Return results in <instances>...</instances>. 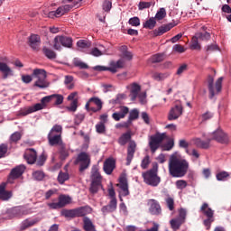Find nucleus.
I'll return each mask as SVG.
<instances>
[{
	"label": "nucleus",
	"instance_id": "nucleus-1",
	"mask_svg": "<svg viewBox=\"0 0 231 231\" xmlns=\"http://www.w3.org/2000/svg\"><path fill=\"white\" fill-rule=\"evenodd\" d=\"M169 174L173 178H182L189 171V162L185 159L171 155L168 164Z\"/></svg>",
	"mask_w": 231,
	"mask_h": 231
},
{
	"label": "nucleus",
	"instance_id": "nucleus-2",
	"mask_svg": "<svg viewBox=\"0 0 231 231\" xmlns=\"http://www.w3.org/2000/svg\"><path fill=\"white\" fill-rule=\"evenodd\" d=\"M132 139V134L131 131H128L125 134H123L119 138H118V143L119 145L125 146L129 142V146L127 150V154H126V166H129L131 164V162L134 158V152H136V147L137 144L134 141H131Z\"/></svg>",
	"mask_w": 231,
	"mask_h": 231
},
{
	"label": "nucleus",
	"instance_id": "nucleus-3",
	"mask_svg": "<svg viewBox=\"0 0 231 231\" xmlns=\"http://www.w3.org/2000/svg\"><path fill=\"white\" fill-rule=\"evenodd\" d=\"M207 81H208V88L209 91V99H213L222 90L223 78L221 77L218 79H217L214 85L215 79L214 77L209 75L208 77Z\"/></svg>",
	"mask_w": 231,
	"mask_h": 231
},
{
	"label": "nucleus",
	"instance_id": "nucleus-4",
	"mask_svg": "<svg viewBox=\"0 0 231 231\" xmlns=\"http://www.w3.org/2000/svg\"><path fill=\"white\" fill-rule=\"evenodd\" d=\"M144 183L151 187H158L161 183V178L158 176L157 168L150 169L143 173Z\"/></svg>",
	"mask_w": 231,
	"mask_h": 231
},
{
	"label": "nucleus",
	"instance_id": "nucleus-5",
	"mask_svg": "<svg viewBox=\"0 0 231 231\" xmlns=\"http://www.w3.org/2000/svg\"><path fill=\"white\" fill-rule=\"evenodd\" d=\"M73 40L69 36L58 35L53 40V48L55 51H61L62 47L70 49L72 47Z\"/></svg>",
	"mask_w": 231,
	"mask_h": 231
},
{
	"label": "nucleus",
	"instance_id": "nucleus-6",
	"mask_svg": "<svg viewBox=\"0 0 231 231\" xmlns=\"http://www.w3.org/2000/svg\"><path fill=\"white\" fill-rule=\"evenodd\" d=\"M74 163L79 165V172H84L91 165V157L86 152H81L78 154Z\"/></svg>",
	"mask_w": 231,
	"mask_h": 231
},
{
	"label": "nucleus",
	"instance_id": "nucleus-7",
	"mask_svg": "<svg viewBox=\"0 0 231 231\" xmlns=\"http://www.w3.org/2000/svg\"><path fill=\"white\" fill-rule=\"evenodd\" d=\"M91 208L81 207L77 208L76 209H62L61 216L64 217H83L87 215V212L89 211Z\"/></svg>",
	"mask_w": 231,
	"mask_h": 231
},
{
	"label": "nucleus",
	"instance_id": "nucleus-8",
	"mask_svg": "<svg viewBox=\"0 0 231 231\" xmlns=\"http://www.w3.org/2000/svg\"><path fill=\"white\" fill-rule=\"evenodd\" d=\"M200 212L208 217L204 220V225L207 227V230H209L212 224L215 222L214 210L211 208H208L207 203H204L200 208Z\"/></svg>",
	"mask_w": 231,
	"mask_h": 231
},
{
	"label": "nucleus",
	"instance_id": "nucleus-9",
	"mask_svg": "<svg viewBox=\"0 0 231 231\" xmlns=\"http://www.w3.org/2000/svg\"><path fill=\"white\" fill-rule=\"evenodd\" d=\"M167 137L166 134H155L149 138V147L152 153H155L156 151L160 148L162 141Z\"/></svg>",
	"mask_w": 231,
	"mask_h": 231
},
{
	"label": "nucleus",
	"instance_id": "nucleus-10",
	"mask_svg": "<svg viewBox=\"0 0 231 231\" xmlns=\"http://www.w3.org/2000/svg\"><path fill=\"white\" fill-rule=\"evenodd\" d=\"M103 107V103L101 99L97 97H92L88 99V102L86 104V109L92 113H97L101 111Z\"/></svg>",
	"mask_w": 231,
	"mask_h": 231
},
{
	"label": "nucleus",
	"instance_id": "nucleus-11",
	"mask_svg": "<svg viewBox=\"0 0 231 231\" xmlns=\"http://www.w3.org/2000/svg\"><path fill=\"white\" fill-rule=\"evenodd\" d=\"M71 201V198L67 195H60L58 198V202H52V203H48L47 206L51 209H59V208H63L65 206L69 204Z\"/></svg>",
	"mask_w": 231,
	"mask_h": 231
},
{
	"label": "nucleus",
	"instance_id": "nucleus-12",
	"mask_svg": "<svg viewBox=\"0 0 231 231\" xmlns=\"http://www.w3.org/2000/svg\"><path fill=\"white\" fill-rule=\"evenodd\" d=\"M25 170L26 167L24 165L13 168L8 177V182L10 184H14V180L19 179L23 174Z\"/></svg>",
	"mask_w": 231,
	"mask_h": 231
},
{
	"label": "nucleus",
	"instance_id": "nucleus-13",
	"mask_svg": "<svg viewBox=\"0 0 231 231\" xmlns=\"http://www.w3.org/2000/svg\"><path fill=\"white\" fill-rule=\"evenodd\" d=\"M183 115V106L180 104L176 105L174 107H171L168 114V120L173 121L177 120Z\"/></svg>",
	"mask_w": 231,
	"mask_h": 231
},
{
	"label": "nucleus",
	"instance_id": "nucleus-14",
	"mask_svg": "<svg viewBox=\"0 0 231 231\" xmlns=\"http://www.w3.org/2000/svg\"><path fill=\"white\" fill-rule=\"evenodd\" d=\"M213 140L218 142L221 144H229V136L225 134L221 129H218L213 133Z\"/></svg>",
	"mask_w": 231,
	"mask_h": 231
},
{
	"label": "nucleus",
	"instance_id": "nucleus-15",
	"mask_svg": "<svg viewBox=\"0 0 231 231\" xmlns=\"http://www.w3.org/2000/svg\"><path fill=\"white\" fill-rule=\"evenodd\" d=\"M175 26H177V23H175V22H171V23H169L167 24H162L159 28L154 29L152 31L153 36L154 37L161 36L163 33L169 32L171 29H173Z\"/></svg>",
	"mask_w": 231,
	"mask_h": 231
},
{
	"label": "nucleus",
	"instance_id": "nucleus-16",
	"mask_svg": "<svg viewBox=\"0 0 231 231\" xmlns=\"http://www.w3.org/2000/svg\"><path fill=\"white\" fill-rule=\"evenodd\" d=\"M149 208V213L152 216H161L162 215V208L160 203L156 199H149L148 200Z\"/></svg>",
	"mask_w": 231,
	"mask_h": 231
},
{
	"label": "nucleus",
	"instance_id": "nucleus-17",
	"mask_svg": "<svg viewBox=\"0 0 231 231\" xmlns=\"http://www.w3.org/2000/svg\"><path fill=\"white\" fill-rule=\"evenodd\" d=\"M7 184L5 182H2L0 184V200L1 201H8L13 196L14 193L11 190H6Z\"/></svg>",
	"mask_w": 231,
	"mask_h": 231
},
{
	"label": "nucleus",
	"instance_id": "nucleus-18",
	"mask_svg": "<svg viewBox=\"0 0 231 231\" xmlns=\"http://www.w3.org/2000/svg\"><path fill=\"white\" fill-rule=\"evenodd\" d=\"M117 208V199H112L109 200V203L103 207L101 211L104 216H106V214L109 213H114Z\"/></svg>",
	"mask_w": 231,
	"mask_h": 231
},
{
	"label": "nucleus",
	"instance_id": "nucleus-19",
	"mask_svg": "<svg viewBox=\"0 0 231 231\" xmlns=\"http://www.w3.org/2000/svg\"><path fill=\"white\" fill-rule=\"evenodd\" d=\"M116 186L119 187V189H121L122 190L121 195L123 197H126L130 194L129 189H128V182L125 176H121L119 178V183Z\"/></svg>",
	"mask_w": 231,
	"mask_h": 231
},
{
	"label": "nucleus",
	"instance_id": "nucleus-20",
	"mask_svg": "<svg viewBox=\"0 0 231 231\" xmlns=\"http://www.w3.org/2000/svg\"><path fill=\"white\" fill-rule=\"evenodd\" d=\"M116 169V161L113 158H108L105 161L103 170L106 174L111 175Z\"/></svg>",
	"mask_w": 231,
	"mask_h": 231
},
{
	"label": "nucleus",
	"instance_id": "nucleus-21",
	"mask_svg": "<svg viewBox=\"0 0 231 231\" xmlns=\"http://www.w3.org/2000/svg\"><path fill=\"white\" fill-rule=\"evenodd\" d=\"M41 44V37L37 34H32L29 37V45L32 51H38Z\"/></svg>",
	"mask_w": 231,
	"mask_h": 231
},
{
	"label": "nucleus",
	"instance_id": "nucleus-22",
	"mask_svg": "<svg viewBox=\"0 0 231 231\" xmlns=\"http://www.w3.org/2000/svg\"><path fill=\"white\" fill-rule=\"evenodd\" d=\"M24 160L27 163L33 164L37 161V152L34 149H28L23 154Z\"/></svg>",
	"mask_w": 231,
	"mask_h": 231
},
{
	"label": "nucleus",
	"instance_id": "nucleus-23",
	"mask_svg": "<svg viewBox=\"0 0 231 231\" xmlns=\"http://www.w3.org/2000/svg\"><path fill=\"white\" fill-rule=\"evenodd\" d=\"M42 109H45V107L42 105V103H38L29 108L23 110L22 112H20V115H22L23 116H26Z\"/></svg>",
	"mask_w": 231,
	"mask_h": 231
},
{
	"label": "nucleus",
	"instance_id": "nucleus-24",
	"mask_svg": "<svg viewBox=\"0 0 231 231\" xmlns=\"http://www.w3.org/2000/svg\"><path fill=\"white\" fill-rule=\"evenodd\" d=\"M47 138H48L49 145L51 146L59 145L62 143L61 134H48Z\"/></svg>",
	"mask_w": 231,
	"mask_h": 231
},
{
	"label": "nucleus",
	"instance_id": "nucleus-25",
	"mask_svg": "<svg viewBox=\"0 0 231 231\" xmlns=\"http://www.w3.org/2000/svg\"><path fill=\"white\" fill-rule=\"evenodd\" d=\"M0 72L3 73L4 79L9 76H14V70L5 62H0Z\"/></svg>",
	"mask_w": 231,
	"mask_h": 231
},
{
	"label": "nucleus",
	"instance_id": "nucleus-26",
	"mask_svg": "<svg viewBox=\"0 0 231 231\" xmlns=\"http://www.w3.org/2000/svg\"><path fill=\"white\" fill-rule=\"evenodd\" d=\"M129 114V108L126 106H121L120 112H116L113 114L112 117L116 121H120V119L125 118L126 115Z\"/></svg>",
	"mask_w": 231,
	"mask_h": 231
},
{
	"label": "nucleus",
	"instance_id": "nucleus-27",
	"mask_svg": "<svg viewBox=\"0 0 231 231\" xmlns=\"http://www.w3.org/2000/svg\"><path fill=\"white\" fill-rule=\"evenodd\" d=\"M142 88L141 86L136 83V82H134L131 84V95H130V97L132 99V101H135L138 97V95L141 91Z\"/></svg>",
	"mask_w": 231,
	"mask_h": 231
},
{
	"label": "nucleus",
	"instance_id": "nucleus-28",
	"mask_svg": "<svg viewBox=\"0 0 231 231\" xmlns=\"http://www.w3.org/2000/svg\"><path fill=\"white\" fill-rule=\"evenodd\" d=\"M40 218H34V219H26L23 222H22V226H20V230L23 231L26 230L30 227L34 226L35 225H37L40 222Z\"/></svg>",
	"mask_w": 231,
	"mask_h": 231
},
{
	"label": "nucleus",
	"instance_id": "nucleus-29",
	"mask_svg": "<svg viewBox=\"0 0 231 231\" xmlns=\"http://www.w3.org/2000/svg\"><path fill=\"white\" fill-rule=\"evenodd\" d=\"M32 77H34L37 79H46L47 71L44 69H34L32 70Z\"/></svg>",
	"mask_w": 231,
	"mask_h": 231
},
{
	"label": "nucleus",
	"instance_id": "nucleus-30",
	"mask_svg": "<svg viewBox=\"0 0 231 231\" xmlns=\"http://www.w3.org/2000/svg\"><path fill=\"white\" fill-rule=\"evenodd\" d=\"M91 182L102 183V176L100 175L98 169L97 167L92 168Z\"/></svg>",
	"mask_w": 231,
	"mask_h": 231
},
{
	"label": "nucleus",
	"instance_id": "nucleus-31",
	"mask_svg": "<svg viewBox=\"0 0 231 231\" xmlns=\"http://www.w3.org/2000/svg\"><path fill=\"white\" fill-rule=\"evenodd\" d=\"M49 96L51 97V103H53L55 106L61 105L64 101V97L61 94H52Z\"/></svg>",
	"mask_w": 231,
	"mask_h": 231
},
{
	"label": "nucleus",
	"instance_id": "nucleus-32",
	"mask_svg": "<svg viewBox=\"0 0 231 231\" xmlns=\"http://www.w3.org/2000/svg\"><path fill=\"white\" fill-rule=\"evenodd\" d=\"M94 69L97 71H109L111 73L117 72V69L116 68L115 65H110V67L97 65L94 67Z\"/></svg>",
	"mask_w": 231,
	"mask_h": 231
},
{
	"label": "nucleus",
	"instance_id": "nucleus-33",
	"mask_svg": "<svg viewBox=\"0 0 231 231\" xmlns=\"http://www.w3.org/2000/svg\"><path fill=\"white\" fill-rule=\"evenodd\" d=\"M170 76L169 73H161V72H152V79L155 81H163L165 79H168Z\"/></svg>",
	"mask_w": 231,
	"mask_h": 231
},
{
	"label": "nucleus",
	"instance_id": "nucleus-34",
	"mask_svg": "<svg viewBox=\"0 0 231 231\" xmlns=\"http://www.w3.org/2000/svg\"><path fill=\"white\" fill-rule=\"evenodd\" d=\"M84 230L86 231H96V226L93 224L92 220L89 217H84Z\"/></svg>",
	"mask_w": 231,
	"mask_h": 231
},
{
	"label": "nucleus",
	"instance_id": "nucleus-35",
	"mask_svg": "<svg viewBox=\"0 0 231 231\" xmlns=\"http://www.w3.org/2000/svg\"><path fill=\"white\" fill-rule=\"evenodd\" d=\"M33 87L40 88H47L50 87V82L47 80V79H37V81L33 83Z\"/></svg>",
	"mask_w": 231,
	"mask_h": 231
},
{
	"label": "nucleus",
	"instance_id": "nucleus-36",
	"mask_svg": "<svg viewBox=\"0 0 231 231\" xmlns=\"http://www.w3.org/2000/svg\"><path fill=\"white\" fill-rule=\"evenodd\" d=\"M78 48L81 49L82 51L91 48L92 42L88 40H79L77 42Z\"/></svg>",
	"mask_w": 231,
	"mask_h": 231
},
{
	"label": "nucleus",
	"instance_id": "nucleus-37",
	"mask_svg": "<svg viewBox=\"0 0 231 231\" xmlns=\"http://www.w3.org/2000/svg\"><path fill=\"white\" fill-rule=\"evenodd\" d=\"M184 223V221H181L179 218L171 219L170 221L171 228L174 231L179 230Z\"/></svg>",
	"mask_w": 231,
	"mask_h": 231
},
{
	"label": "nucleus",
	"instance_id": "nucleus-38",
	"mask_svg": "<svg viewBox=\"0 0 231 231\" xmlns=\"http://www.w3.org/2000/svg\"><path fill=\"white\" fill-rule=\"evenodd\" d=\"M156 26V20L154 17L150 18L143 23V28L148 30H153Z\"/></svg>",
	"mask_w": 231,
	"mask_h": 231
},
{
	"label": "nucleus",
	"instance_id": "nucleus-39",
	"mask_svg": "<svg viewBox=\"0 0 231 231\" xmlns=\"http://www.w3.org/2000/svg\"><path fill=\"white\" fill-rule=\"evenodd\" d=\"M42 51H43V54L45 55V57H46L47 59L52 60V59H56V57H57L56 52H55L54 51H52V50L47 48V47H44V48L42 49Z\"/></svg>",
	"mask_w": 231,
	"mask_h": 231
},
{
	"label": "nucleus",
	"instance_id": "nucleus-40",
	"mask_svg": "<svg viewBox=\"0 0 231 231\" xmlns=\"http://www.w3.org/2000/svg\"><path fill=\"white\" fill-rule=\"evenodd\" d=\"M69 180L68 172L60 171L58 175V181L60 185H63L67 180Z\"/></svg>",
	"mask_w": 231,
	"mask_h": 231
},
{
	"label": "nucleus",
	"instance_id": "nucleus-41",
	"mask_svg": "<svg viewBox=\"0 0 231 231\" xmlns=\"http://www.w3.org/2000/svg\"><path fill=\"white\" fill-rule=\"evenodd\" d=\"M190 49L191 50H197V51H200L201 50V45L199 42V39L196 36L192 37L191 44H190Z\"/></svg>",
	"mask_w": 231,
	"mask_h": 231
},
{
	"label": "nucleus",
	"instance_id": "nucleus-42",
	"mask_svg": "<svg viewBox=\"0 0 231 231\" xmlns=\"http://www.w3.org/2000/svg\"><path fill=\"white\" fill-rule=\"evenodd\" d=\"M101 187H102V183L91 182L89 191L91 194H97Z\"/></svg>",
	"mask_w": 231,
	"mask_h": 231
},
{
	"label": "nucleus",
	"instance_id": "nucleus-43",
	"mask_svg": "<svg viewBox=\"0 0 231 231\" xmlns=\"http://www.w3.org/2000/svg\"><path fill=\"white\" fill-rule=\"evenodd\" d=\"M47 159H48V155L45 152H42L40 155L39 159L36 160L35 162H36L37 166L42 167L45 164Z\"/></svg>",
	"mask_w": 231,
	"mask_h": 231
},
{
	"label": "nucleus",
	"instance_id": "nucleus-44",
	"mask_svg": "<svg viewBox=\"0 0 231 231\" xmlns=\"http://www.w3.org/2000/svg\"><path fill=\"white\" fill-rule=\"evenodd\" d=\"M199 41L208 42L210 39V34L208 32H198L195 34Z\"/></svg>",
	"mask_w": 231,
	"mask_h": 231
},
{
	"label": "nucleus",
	"instance_id": "nucleus-45",
	"mask_svg": "<svg viewBox=\"0 0 231 231\" xmlns=\"http://www.w3.org/2000/svg\"><path fill=\"white\" fill-rule=\"evenodd\" d=\"M22 138L20 132H14L10 137V143H17Z\"/></svg>",
	"mask_w": 231,
	"mask_h": 231
},
{
	"label": "nucleus",
	"instance_id": "nucleus-46",
	"mask_svg": "<svg viewBox=\"0 0 231 231\" xmlns=\"http://www.w3.org/2000/svg\"><path fill=\"white\" fill-rule=\"evenodd\" d=\"M162 60H163V54H161V53L154 54L150 58V61L152 63H159V62H162Z\"/></svg>",
	"mask_w": 231,
	"mask_h": 231
},
{
	"label": "nucleus",
	"instance_id": "nucleus-47",
	"mask_svg": "<svg viewBox=\"0 0 231 231\" xmlns=\"http://www.w3.org/2000/svg\"><path fill=\"white\" fill-rule=\"evenodd\" d=\"M128 23L133 27H139L141 25V20L139 17L134 16L129 20Z\"/></svg>",
	"mask_w": 231,
	"mask_h": 231
},
{
	"label": "nucleus",
	"instance_id": "nucleus-48",
	"mask_svg": "<svg viewBox=\"0 0 231 231\" xmlns=\"http://www.w3.org/2000/svg\"><path fill=\"white\" fill-rule=\"evenodd\" d=\"M32 178L38 181H41L42 180H44L45 178V173L41 171H34L32 173Z\"/></svg>",
	"mask_w": 231,
	"mask_h": 231
},
{
	"label": "nucleus",
	"instance_id": "nucleus-49",
	"mask_svg": "<svg viewBox=\"0 0 231 231\" xmlns=\"http://www.w3.org/2000/svg\"><path fill=\"white\" fill-rule=\"evenodd\" d=\"M69 156V152L65 147H61L60 151V159L61 161L67 160Z\"/></svg>",
	"mask_w": 231,
	"mask_h": 231
},
{
	"label": "nucleus",
	"instance_id": "nucleus-50",
	"mask_svg": "<svg viewBox=\"0 0 231 231\" xmlns=\"http://www.w3.org/2000/svg\"><path fill=\"white\" fill-rule=\"evenodd\" d=\"M139 118V110L137 108H134L131 110L130 115H129V120L134 121Z\"/></svg>",
	"mask_w": 231,
	"mask_h": 231
},
{
	"label": "nucleus",
	"instance_id": "nucleus-51",
	"mask_svg": "<svg viewBox=\"0 0 231 231\" xmlns=\"http://www.w3.org/2000/svg\"><path fill=\"white\" fill-rule=\"evenodd\" d=\"M8 152V145L5 143L0 144V159H3L6 156V153Z\"/></svg>",
	"mask_w": 231,
	"mask_h": 231
},
{
	"label": "nucleus",
	"instance_id": "nucleus-52",
	"mask_svg": "<svg viewBox=\"0 0 231 231\" xmlns=\"http://www.w3.org/2000/svg\"><path fill=\"white\" fill-rule=\"evenodd\" d=\"M167 15V12L163 7H162L159 11H157V14H155L154 19H157L159 21L162 20Z\"/></svg>",
	"mask_w": 231,
	"mask_h": 231
},
{
	"label": "nucleus",
	"instance_id": "nucleus-53",
	"mask_svg": "<svg viewBox=\"0 0 231 231\" xmlns=\"http://www.w3.org/2000/svg\"><path fill=\"white\" fill-rule=\"evenodd\" d=\"M102 8L106 13H109L112 9V2L110 0H105Z\"/></svg>",
	"mask_w": 231,
	"mask_h": 231
},
{
	"label": "nucleus",
	"instance_id": "nucleus-54",
	"mask_svg": "<svg viewBox=\"0 0 231 231\" xmlns=\"http://www.w3.org/2000/svg\"><path fill=\"white\" fill-rule=\"evenodd\" d=\"M187 217V210L184 209V208H180V209H179V217H177V219L181 220L182 222L185 223Z\"/></svg>",
	"mask_w": 231,
	"mask_h": 231
},
{
	"label": "nucleus",
	"instance_id": "nucleus-55",
	"mask_svg": "<svg viewBox=\"0 0 231 231\" xmlns=\"http://www.w3.org/2000/svg\"><path fill=\"white\" fill-rule=\"evenodd\" d=\"M230 175L228 172L226 171H221L219 173H217L216 175V179L217 180H219V181H224L225 179L228 178Z\"/></svg>",
	"mask_w": 231,
	"mask_h": 231
},
{
	"label": "nucleus",
	"instance_id": "nucleus-56",
	"mask_svg": "<svg viewBox=\"0 0 231 231\" xmlns=\"http://www.w3.org/2000/svg\"><path fill=\"white\" fill-rule=\"evenodd\" d=\"M95 128L96 132H97L98 134H104L106 131V125H104V123L97 124Z\"/></svg>",
	"mask_w": 231,
	"mask_h": 231
},
{
	"label": "nucleus",
	"instance_id": "nucleus-57",
	"mask_svg": "<svg viewBox=\"0 0 231 231\" xmlns=\"http://www.w3.org/2000/svg\"><path fill=\"white\" fill-rule=\"evenodd\" d=\"M62 133V126L60 125H55L52 129H51V134H61Z\"/></svg>",
	"mask_w": 231,
	"mask_h": 231
},
{
	"label": "nucleus",
	"instance_id": "nucleus-58",
	"mask_svg": "<svg viewBox=\"0 0 231 231\" xmlns=\"http://www.w3.org/2000/svg\"><path fill=\"white\" fill-rule=\"evenodd\" d=\"M74 66L79 68V69H89V65H87L86 63L82 62L81 60H75Z\"/></svg>",
	"mask_w": 231,
	"mask_h": 231
},
{
	"label": "nucleus",
	"instance_id": "nucleus-59",
	"mask_svg": "<svg viewBox=\"0 0 231 231\" xmlns=\"http://www.w3.org/2000/svg\"><path fill=\"white\" fill-rule=\"evenodd\" d=\"M214 117V113L210 111H207L206 113L201 115V120L202 122L208 121L209 119H212Z\"/></svg>",
	"mask_w": 231,
	"mask_h": 231
},
{
	"label": "nucleus",
	"instance_id": "nucleus-60",
	"mask_svg": "<svg viewBox=\"0 0 231 231\" xmlns=\"http://www.w3.org/2000/svg\"><path fill=\"white\" fill-rule=\"evenodd\" d=\"M151 164V160H150V157L149 155H146L143 162H141V168L143 169V170H146L148 168V165Z\"/></svg>",
	"mask_w": 231,
	"mask_h": 231
},
{
	"label": "nucleus",
	"instance_id": "nucleus-61",
	"mask_svg": "<svg viewBox=\"0 0 231 231\" xmlns=\"http://www.w3.org/2000/svg\"><path fill=\"white\" fill-rule=\"evenodd\" d=\"M152 3L151 2H140L138 5V9L143 11V9L151 8Z\"/></svg>",
	"mask_w": 231,
	"mask_h": 231
},
{
	"label": "nucleus",
	"instance_id": "nucleus-62",
	"mask_svg": "<svg viewBox=\"0 0 231 231\" xmlns=\"http://www.w3.org/2000/svg\"><path fill=\"white\" fill-rule=\"evenodd\" d=\"M186 187H188V182H187V180H177L176 181V188L178 189H186Z\"/></svg>",
	"mask_w": 231,
	"mask_h": 231
},
{
	"label": "nucleus",
	"instance_id": "nucleus-63",
	"mask_svg": "<svg viewBox=\"0 0 231 231\" xmlns=\"http://www.w3.org/2000/svg\"><path fill=\"white\" fill-rule=\"evenodd\" d=\"M166 204L170 211L174 210V199L171 197L166 199Z\"/></svg>",
	"mask_w": 231,
	"mask_h": 231
},
{
	"label": "nucleus",
	"instance_id": "nucleus-64",
	"mask_svg": "<svg viewBox=\"0 0 231 231\" xmlns=\"http://www.w3.org/2000/svg\"><path fill=\"white\" fill-rule=\"evenodd\" d=\"M173 51L177 53L182 54L186 51V49L181 44H175L173 46Z\"/></svg>",
	"mask_w": 231,
	"mask_h": 231
}]
</instances>
